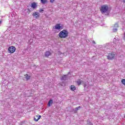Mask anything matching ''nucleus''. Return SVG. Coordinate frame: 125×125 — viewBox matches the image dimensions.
Instances as JSON below:
<instances>
[{
	"label": "nucleus",
	"instance_id": "nucleus-1",
	"mask_svg": "<svg viewBox=\"0 0 125 125\" xmlns=\"http://www.w3.org/2000/svg\"><path fill=\"white\" fill-rule=\"evenodd\" d=\"M69 34V32L66 30H63L61 31L59 34V36L61 39H65V38H67L68 37V35Z\"/></svg>",
	"mask_w": 125,
	"mask_h": 125
},
{
	"label": "nucleus",
	"instance_id": "nucleus-2",
	"mask_svg": "<svg viewBox=\"0 0 125 125\" xmlns=\"http://www.w3.org/2000/svg\"><path fill=\"white\" fill-rule=\"evenodd\" d=\"M109 7H108V5H103L102 6L101 8V12L103 14H104V13H106L107 11H108Z\"/></svg>",
	"mask_w": 125,
	"mask_h": 125
},
{
	"label": "nucleus",
	"instance_id": "nucleus-3",
	"mask_svg": "<svg viewBox=\"0 0 125 125\" xmlns=\"http://www.w3.org/2000/svg\"><path fill=\"white\" fill-rule=\"evenodd\" d=\"M16 50V48L14 46H10L8 49L9 53H14Z\"/></svg>",
	"mask_w": 125,
	"mask_h": 125
},
{
	"label": "nucleus",
	"instance_id": "nucleus-4",
	"mask_svg": "<svg viewBox=\"0 0 125 125\" xmlns=\"http://www.w3.org/2000/svg\"><path fill=\"white\" fill-rule=\"evenodd\" d=\"M53 29L55 30H58V31H60L61 30H62L63 29V27L62 26H60V24H56L54 27H53Z\"/></svg>",
	"mask_w": 125,
	"mask_h": 125
},
{
	"label": "nucleus",
	"instance_id": "nucleus-5",
	"mask_svg": "<svg viewBox=\"0 0 125 125\" xmlns=\"http://www.w3.org/2000/svg\"><path fill=\"white\" fill-rule=\"evenodd\" d=\"M115 53H109L107 56V59L109 60H112V59H114V58H115Z\"/></svg>",
	"mask_w": 125,
	"mask_h": 125
},
{
	"label": "nucleus",
	"instance_id": "nucleus-6",
	"mask_svg": "<svg viewBox=\"0 0 125 125\" xmlns=\"http://www.w3.org/2000/svg\"><path fill=\"white\" fill-rule=\"evenodd\" d=\"M31 7L33 8V9H36L37 7H38V3L33 2L30 5Z\"/></svg>",
	"mask_w": 125,
	"mask_h": 125
},
{
	"label": "nucleus",
	"instance_id": "nucleus-7",
	"mask_svg": "<svg viewBox=\"0 0 125 125\" xmlns=\"http://www.w3.org/2000/svg\"><path fill=\"white\" fill-rule=\"evenodd\" d=\"M41 14H40V13L39 12H35L33 13L32 14V16L33 17H35V18H39Z\"/></svg>",
	"mask_w": 125,
	"mask_h": 125
},
{
	"label": "nucleus",
	"instance_id": "nucleus-8",
	"mask_svg": "<svg viewBox=\"0 0 125 125\" xmlns=\"http://www.w3.org/2000/svg\"><path fill=\"white\" fill-rule=\"evenodd\" d=\"M41 118L42 116L37 115L34 117V121H35V122H38Z\"/></svg>",
	"mask_w": 125,
	"mask_h": 125
},
{
	"label": "nucleus",
	"instance_id": "nucleus-9",
	"mask_svg": "<svg viewBox=\"0 0 125 125\" xmlns=\"http://www.w3.org/2000/svg\"><path fill=\"white\" fill-rule=\"evenodd\" d=\"M50 55H51V53H50L49 51H46L44 53V56L45 57H48V56H50Z\"/></svg>",
	"mask_w": 125,
	"mask_h": 125
},
{
	"label": "nucleus",
	"instance_id": "nucleus-10",
	"mask_svg": "<svg viewBox=\"0 0 125 125\" xmlns=\"http://www.w3.org/2000/svg\"><path fill=\"white\" fill-rule=\"evenodd\" d=\"M52 104H53V100H50L48 103V107H50V106H51V105H52Z\"/></svg>",
	"mask_w": 125,
	"mask_h": 125
},
{
	"label": "nucleus",
	"instance_id": "nucleus-11",
	"mask_svg": "<svg viewBox=\"0 0 125 125\" xmlns=\"http://www.w3.org/2000/svg\"><path fill=\"white\" fill-rule=\"evenodd\" d=\"M68 77V75H63V76L61 78V80L62 81H66V80H67V78Z\"/></svg>",
	"mask_w": 125,
	"mask_h": 125
},
{
	"label": "nucleus",
	"instance_id": "nucleus-12",
	"mask_svg": "<svg viewBox=\"0 0 125 125\" xmlns=\"http://www.w3.org/2000/svg\"><path fill=\"white\" fill-rule=\"evenodd\" d=\"M24 76H25V79L26 81H29L30 80L31 76L28 75V74L24 75Z\"/></svg>",
	"mask_w": 125,
	"mask_h": 125
},
{
	"label": "nucleus",
	"instance_id": "nucleus-13",
	"mask_svg": "<svg viewBox=\"0 0 125 125\" xmlns=\"http://www.w3.org/2000/svg\"><path fill=\"white\" fill-rule=\"evenodd\" d=\"M41 0L42 3L43 4H44L46 3V2H47V0Z\"/></svg>",
	"mask_w": 125,
	"mask_h": 125
},
{
	"label": "nucleus",
	"instance_id": "nucleus-14",
	"mask_svg": "<svg viewBox=\"0 0 125 125\" xmlns=\"http://www.w3.org/2000/svg\"><path fill=\"white\" fill-rule=\"evenodd\" d=\"M82 82H83V81H81V80H78V81H77V84H78V85H81V84L82 83Z\"/></svg>",
	"mask_w": 125,
	"mask_h": 125
},
{
	"label": "nucleus",
	"instance_id": "nucleus-15",
	"mask_svg": "<svg viewBox=\"0 0 125 125\" xmlns=\"http://www.w3.org/2000/svg\"><path fill=\"white\" fill-rule=\"evenodd\" d=\"M71 89L73 91H74V90H75V89H76V87H75V86H74V85H71Z\"/></svg>",
	"mask_w": 125,
	"mask_h": 125
},
{
	"label": "nucleus",
	"instance_id": "nucleus-16",
	"mask_svg": "<svg viewBox=\"0 0 125 125\" xmlns=\"http://www.w3.org/2000/svg\"><path fill=\"white\" fill-rule=\"evenodd\" d=\"M122 83L125 85V79H123L122 80Z\"/></svg>",
	"mask_w": 125,
	"mask_h": 125
},
{
	"label": "nucleus",
	"instance_id": "nucleus-17",
	"mask_svg": "<svg viewBox=\"0 0 125 125\" xmlns=\"http://www.w3.org/2000/svg\"><path fill=\"white\" fill-rule=\"evenodd\" d=\"M80 109H81V106L75 108L76 111H78V110H80Z\"/></svg>",
	"mask_w": 125,
	"mask_h": 125
},
{
	"label": "nucleus",
	"instance_id": "nucleus-18",
	"mask_svg": "<svg viewBox=\"0 0 125 125\" xmlns=\"http://www.w3.org/2000/svg\"><path fill=\"white\" fill-rule=\"evenodd\" d=\"M117 31H118V29L117 28L113 29V32H117Z\"/></svg>",
	"mask_w": 125,
	"mask_h": 125
},
{
	"label": "nucleus",
	"instance_id": "nucleus-19",
	"mask_svg": "<svg viewBox=\"0 0 125 125\" xmlns=\"http://www.w3.org/2000/svg\"><path fill=\"white\" fill-rule=\"evenodd\" d=\"M55 0H50V2H51L52 3L54 2Z\"/></svg>",
	"mask_w": 125,
	"mask_h": 125
},
{
	"label": "nucleus",
	"instance_id": "nucleus-20",
	"mask_svg": "<svg viewBox=\"0 0 125 125\" xmlns=\"http://www.w3.org/2000/svg\"><path fill=\"white\" fill-rule=\"evenodd\" d=\"M115 27H119V25L117 23H116V24H115Z\"/></svg>",
	"mask_w": 125,
	"mask_h": 125
},
{
	"label": "nucleus",
	"instance_id": "nucleus-21",
	"mask_svg": "<svg viewBox=\"0 0 125 125\" xmlns=\"http://www.w3.org/2000/svg\"><path fill=\"white\" fill-rule=\"evenodd\" d=\"M93 43H94V44H95V42L93 41Z\"/></svg>",
	"mask_w": 125,
	"mask_h": 125
},
{
	"label": "nucleus",
	"instance_id": "nucleus-22",
	"mask_svg": "<svg viewBox=\"0 0 125 125\" xmlns=\"http://www.w3.org/2000/svg\"><path fill=\"white\" fill-rule=\"evenodd\" d=\"M42 11H43V10H41L40 11V12H42Z\"/></svg>",
	"mask_w": 125,
	"mask_h": 125
},
{
	"label": "nucleus",
	"instance_id": "nucleus-23",
	"mask_svg": "<svg viewBox=\"0 0 125 125\" xmlns=\"http://www.w3.org/2000/svg\"><path fill=\"white\" fill-rule=\"evenodd\" d=\"M29 11H31V10L27 9Z\"/></svg>",
	"mask_w": 125,
	"mask_h": 125
},
{
	"label": "nucleus",
	"instance_id": "nucleus-24",
	"mask_svg": "<svg viewBox=\"0 0 125 125\" xmlns=\"http://www.w3.org/2000/svg\"><path fill=\"white\" fill-rule=\"evenodd\" d=\"M123 2L125 3V0H123Z\"/></svg>",
	"mask_w": 125,
	"mask_h": 125
},
{
	"label": "nucleus",
	"instance_id": "nucleus-25",
	"mask_svg": "<svg viewBox=\"0 0 125 125\" xmlns=\"http://www.w3.org/2000/svg\"><path fill=\"white\" fill-rule=\"evenodd\" d=\"M1 21H0V24H1Z\"/></svg>",
	"mask_w": 125,
	"mask_h": 125
}]
</instances>
